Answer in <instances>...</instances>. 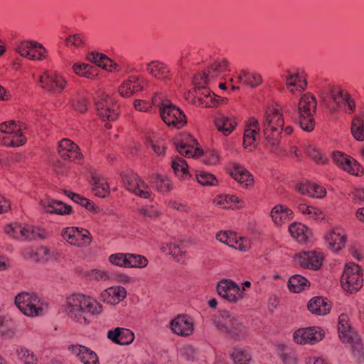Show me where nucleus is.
<instances>
[{"instance_id": "nucleus-1", "label": "nucleus", "mask_w": 364, "mask_h": 364, "mask_svg": "<svg viewBox=\"0 0 364 364\" xmlns=\"http://www.w3.org/2000/svg\"><path fill=\"white\" fill-rule=\"evenodd\" d=\"M69 317L80 324L90 322L89 317L102 313V306L95 298L82 294H74L67 299Z\"/></svg>"}, {"instance_id": "nucleus-2", "label": "nucleus", "mask_w": 364, "mask_h": 364, "mask_svg": "<svg viewBox=\"0 0 364 364\" xmlns=\"http://www.w3.org/2000/svg\"><path fill=\"white\" fill-rule=\"evenodd\" d=\"M213 323L217 329L227 337L240 340L247 334L242 318L235 314L223 310L213 316Z\"/></svg>"}, {"instance_id": "nucleus-3", "label": "nucleus", "mask_w": 364, "mask_h": 364, "mask_svg": "<svg viewBox=\"0 0 364 364\" xmlns=\"http://www.w3.org/2000/svg\"><path fill=\"white\" fill-rule=\"evenodd\" d=\"M284 120L282 112L275 107L266 109L262 119V134L267 143L272 147L280 144Z\"/></svg>"}, {"instance_id": "nucleus-4", "label": "nucleus", "mask_w": 364, "mask_h": 364, "mask_svg": "<svg viewBox=\"0 0 364 364\" xmlns=\"http://www.w3.org/2000/svg\"><path fill=\"white\" fill-rule=\"evenodd\" d=\"M338 332L343 343H350L354 358L360 362L364 357L363 346L360 338L350 323L347 314H342L338 317Z\"/></svg>"}, {"instance_id": "nucleus-5", "label": "nucleus", "mask_w": 364, "mask_h": 364, "mask_svg": "<svg viewBox=\"0 0 364 364\" xmlns=\"http://www.w3.org/2000/svg\"><path fill=\"white\" fill-rule=\"evenodd\" d=\"M153 103L159 105L160 116L167 125L179 129L186 124L183 112L169 100L162 99L161 95L156 94L153 97Z\"/></svg>"}, {"instance_id": "nucleus-6", "label": "nucleus", "mask_w": 364, "mask_h": 364, "mask_svg": "<svg viewBox=\"0 0 364 364\" xmlns=\"http://www.w3.org/2000/svg\"><path fill=\"white\" fill-rule=\"evenodd\" d=\"M328 94L330 100L323 98V102L332 114L338 109H343L348 114H351L355 110V102L350 95L344 92L338 86L330 85L328 87Z\"/></svg>"}, {"instance_id": "nucleus-7", "label": "nucleus", "mask_w": 364, "mask_h": 364, "mask_svg": "<svg viewBox=\"0 0 364 364\" xmlns=\"http://www.w3.org/2000/svg\"><path fill=\"white\" fill-rule=\"evenodd\" d=\"M317 102L314 95L306 93L301 97L298 104L299 122L300 127L308 132L315 127L314 114L316 111Z\"/></svg>"}, {"instance_id": "nucleus-8", "label": "nucleus", "mask_w": 364, "mask_h": 364, "mask_svg": "<svg viewBox=\"0 0 364 364\" xmlns=\"http://www.w3.org/2000/svg\"><path fill=\"white\" fill-rule=\"evenodd\" d=\"M27 129L26 124L14 120L0 124V132L6 134L2 137V144L6 146H19L23 145L26 138L23 132Z\"/></svg>"}, {"instance_id": "nucleus-9", "label": "nucleus", "mask_w": 364, "mask_h": 364, "mask_svg": "<svg viewBox=\"0 0 364 364\" xmlns=\"http://www.w3.org/2000/svg\"><path fill=\"white\" fill-rule=\"evenodd\" d=\"M15 304L23 314L28 316L43 314L46 307L36 294L27 292L18 294L15 298Z\"/></svg>"}, {"instance_id": "nucleus-10", "label": "nucleus", "mask_w": 364, "mask_h": 364, "mask_svg": "<svg viewBox=\"0 0 364 364\" xmlns=\"http://www.w3.org/2000/svg\"><path fill=\"white\" fill-rule=\"evenodd\" d=\"M5 232L10 237L21 241L43 239L46 236V232L43 229L18 223L7 225L5 227Z\"/></svg>"}, {"instance_id": "nucleus-11", "label": "nucleus", "mask_w": 364, "mask_h": 364, "mask_svg": "<svg viewBox=\"0 0 364 364\" xmlns=\"http://www.w3.org/2000/svg\"><path fill=\"white\" fill-rule=\"evenodd\" d=\"M341 283L345 291L350 294L358 291L363 284L360 266L353 262L347 263L341 277Z\"/></svg>"}, {"instance_id": "nucleus-12", "label": "nucleus", "mask_w": 364, "mask_h": 364, "mask_svg": "<svg viewBox=\"0 0 364 364\" xmlns=\"http://www.w3.org/2000/svg\"><path fill=\"white\" fill-rule=\"evenodd\" d=\"M14 49L21 56L32 60H42L46 57V48L34 41H22L16 43Z\"/></svg>"}, {"instance_id": "nucleus-13", "label": "nucleus", "mask_w": 364, "mask_h": 364, "mask_svg": "<svg viewBox=\"0 0 364 364\" xmlns=\"http://www.w3.org/2000/svg\"><path fill=\"white\" fill-rule=\"evenodd\" d=\"M60 235L68 243L77 247L87 246L92 240L91 234L87 230L74 226L63 228Z\"/></svg>"}, {"instance_id": "nucleus-14", "label": "nucleus", "mask_w": 364, "mask_h": 364, "mask_svg": "<svg viewBox=\"0 0 364 364\" xmlns=\"http://www.w3.org/2000/svg\"><path fill=\"white\" fill-rule=\"evenodd\" d=\"M96 109L98 115L103 120L112 121L118 116L119 106L114 103L111 97L105 94H100L95 102Z\"/></svg>"}, {"instance_id": "nucleus-15", "label": "nucleus", "mask_w": 364, "mask_h": 364, "mask_svg": "<svg viewBox=\"0 0 364 364\" xmlns=\"http://www.w3.org/2000/svg\"><path fill=\"white\" fill-rule=\"evenodd\" d=\"M123 183L129 191L140 198H149L151 196L149 186L135 173L124 175Z\"/></svg>"}, {"instance_id": "nucleus-16", "label": "nucleus", "mask_w": 364, "mask_h": 364, "mask_svg": "<svg viewBox=\"0 0 364 364\" xmlns=\"http://www.w3.org/2000/svg\"><path fill=\"white\" fill-rule=\"evenodd\" d=\"M323 336L324 333L319 327L313 326L296 330L293 334V339L297 344L314 345L321 341Z\"/></svg>"}, {"instance_id": "nucleus-17", "label": "nucleus", "mask_w": 364, "mask_h": 364, "mask_svg": "<svg viewBox=\"0 0 364 364\" xmlns=\"http://www.w3.org/2000/svg\"><path fill=\"white\" fill-rule=\"evenodd\" d=\"M239 286L230 279H222L217 285L218 294L230 302H236L243 297V291Z\"/></svg>"}, {"instance_id": "nucleus-18", "label": "nucleus", "mask_w": 364, "mask_h": 364, "mask_svg": "<svg viewBox=\"0 0 364 364\" xmlns=\"http://www.w3.org/2000/svg\"><path fill=\"white\" fill-rule=\"evenodd\" d=\"M40 82L43 89L53 92H60L67 84L63 76L53 71H46L44 75L41 77Z\"/></svg>"}, {"instance_id": "nucleus-19", "label": "nucleus", "mask_w": 364, "mask_h": 364, "mask_svg": "<svg viewBox=\"0 0 364 364\" xmlns=\"http://www.w3.org/2000/svg\"><path fill=\"white\" fill-rule=\"evenodd\" d=\"M332 157L338 166L350 174L358 176L359 172H363L361 166L348 155L338 151L333 152Z\"/></svg>"}, {"instance_id": "nucleus-20", "label": "nucleus", "mask_w": 364, "mask_h": 364, "mask_svg": "<svg viewBox=\"0 0 364 364\" xmlns=\"http://www.w3.org/2000/svg\"><path fill=\"white\" fill-rule=\"evenodd\" d=\"M323 258V255L321 252L308 251L296 255L295 262L304 269L316 270L321 266Z\"/></svg>"}, {"instance_id": "nucleus-21", "label": "nucleus", "mask_w": 364, "mask_h": 364, "mask_svg": "<svg viewBox=\"0 0 364 364\" xmlns=\"http://www.w3.org/2000/svg\"><path fill=\"white\" fill-rule=\"evenodd\" d=\"M260 128L259 121L252 117L245 125L243 135V146L245 149L252 151L256 146L257 139L259 135Z\"/></svg>"}, {"instance_id": "nucleus-22", "label": "nucleus", "mask_w": 364, "mask_h": 364, "mask_svg": "<svg viewBox=\"0 0 364 364\" xmlns=\"http://www.w3.org/2000/svg\"><path fill=\"white\" fill-rule=\"evenodd\" d=\"M170 326L174 333L181 336H188L194 330L193 319L186 315H179L174 318Z\"/></svg>"}, {"instance_id": "nucleus-23", "label": "nucleus", "mask_w": 364, "mask_h": 364, "mask_svg": "<svg viewBox=\"0 0 364 364\" xmlns=\"http://www.w3.org/2000/svg\"><path fill=\"white\" fill-rule=\"evenodd\" d=\"M58 151L65 160L76 161L82 157L79 146L69 139H63L59 141Z\"/></svg>"}, {"instance_id": "nucleus-24", "label": "nucleus", "mask_w": 364, "mask_h": 364, "mask_svg": "<svg viewBox=\"0 0 364 364\" xmlns=\"http://www.w3.org/2000/svg\"><path fill=\"white\" fill-rule=\"evenodd\" d=\"M127 296L125 288L121 286H114L107 288L101 293V299L109 304H117Z\"/></svg>"}, {"instance_id": "nucleus-25", "label": "nucleus", "mask_w": 364, "mask_h": 364, "mask_svg": "<svg viewBox=\"0 0 364 364\" xmlns=\"http://www.w3.org/2000/svg\"><path fill=\"white\" fill-rule=\"evenodd\" d=\"M107 338L119 345H129L133 342L134 335L132 331L125 328L117 327L107 332Z\"/></svg>"}, {"instance_id": "nucleus-26", "label": "nucleus", "mask_w": 364, "mask_h": 364, "mask_svg": "<svg viewBox=\"0 0 364 364\" xmlns=\"http://www.w3.org/2000/svg\"><path fill=\"white\" fill-rule=\"evenodd\" d=\"M70 350L84 364H99L97 354L85 346H72L70 347Z\"/></svg>"}, {"instance_id": "nucleus-27", "label": "nucleus", "mask_w": 364, "mask_h": 364, "mask_svg": "<svg viewBox=\"0 0 364 364\" xmlns=\"http://www.w3.org/2000/svg\"><path fill=\"white\" fill-rule=\"evenodd\" d=\"M285 81L287 89L294 95L305 90L307 85L306 80L299 73H291L289 71L287 72Z\"/></svg>"}, {"instance_id": "nucleus-28", "label": "nucleus", "mask_w": 364, "mask_h": 364, "mask_svg": "<svg viewBox=\"0 0 364 364\" xmlns=\"http://www.w3.org/2000/svg\"><path fill=\"white\" fill-rule=\"evenodd\" d=\"M296 190L301 194L321 198L326 195V190L321 186L305 181L296 184Z\"/></svg>"}, {"instance_id": "nucleus-29", "label": "nucleus", "mask_w": 364, "mask_h": 364, "mask_svg": "<svg viewBox=\"0 0 364 364\" xmlns=\"http://www.w3.org/2000/svg\"><path fill=\"white\" fill-rule=\"evenodd\" d=\"M146 70L151 76L164 81L171 79L168 68L162 62L153 60L146 64Z\"/></svg>"}, {"instance_id": "nucleus-30", "label": "nucleus", "mask_w": 364, "mask_h": 364, "mask_svg": "<svg viewBox=\"0 0 364 364\" xmlns=\"http://www.w3.org/2000/svg\"><path fill=\"white\" fill-rule=\"evenodd\" d=\"M230 174L235 181L245 188H247L253 183V178L251 173L240 164H233L230 169Z\"/></svg>"}, {"instance_id": "nucleus-31", "label": "nucleus", "mask_w": 364, "mask_h": 364, "mask_svg": "<svg viewBox=\"0 0 364 364\" xmlns=\"http://www.w3.org/2000/svg\"><path fill=\"white\" fill-rule=\"evenodd\" d=\"M215 124L219 132L225 136H228L235 130L237 122L232 116L220 114L215 117Z\"/></svg>"}, {"instance_id": "nucleus-32", "label": "nucleus", "mask_w": 364, "mask_h": 364, "mask_svg": "<svg viewBox=\"0 0 364 364\" xmlns=\"http://www.w3.org/2000/svg\"><path fill=\"white\" fill-rule=\"evenodd\" d=\"M143 89L139 77L131 76L125 80L119 88V94L124 97H129Z\"/></svg>"}, {"instance_id": "nucleus-33", "label": "nucleus", "mask_w": 364, "mask_h": 364, "mask_svg": "<svg viewBox=\"0 0 364 364\" xmlns=\"http://www.w3.org/2000/svg\"><path fill=\"white\" fill-rule=\"evenodd\" d=\"M293 211L283 205H275L271 211V217L277 226L289 221L293 218Z\"/></svg>"}, {"instance_id": "nucleus-34", "label": "nucleus", "mask_w": 364, "mask_h": 364, "mask_svg": "<svg viewBox=\"0 0 364 364\" xmlns=\"http://www.w3.org/2000/svg\"><path fill=\"white\" fill-rule=\"evenodd\" d=\"M289 232L299 243H306L311 235V230L301 223H293L289 226Z\"/></svg>"}, {"instance_id": "nucleus-35", "label": "nucleus", "mask_w": 364, "mask_h": 364, "mask_svg": "<svg viewBox=\"0 0 364 364\" xmlns=\"http://www.w3.org/2000/svg\"><path fill=\"white\" fill-rule=\"evenodd\" d=\"M326 240L333 250L338 251L344 247L346 237L342 229L335 228L331 230L326 235Z\"/></svg>"}, {"instance_id": "nucleus-36", "label": "nucleus", "mask_w": 364, "mask_h": 364, "mask_svg": "<svg viewBox=\"0 0 364 364\" xmlns=\"http://www.w3.org/2000/svg\"><path fill=\"white\" fill-rule=\"evenodd\" d=\"M237 80L240 83L244 84L252 88L259 86L262 82V77L260 74L256 72H250L247 70L240 71Z\"/></svg>"}, {"instance_id": "nucleus-37", "label": "nucleus", "mask_w": 364, "mask_h": 364, "mask_svg": "<svg viewBox=\"0 0 364 364\" xmlns=\"http://www.w3.org/2000/svg\"><path fill=\"white\" fill-rule=\"evenodd\" d=\"M308 309L314 314L326 315L330 311L331 306L327 299L317 296L309 301Z\"/></svg>"}, {"instance_id": "nucleus-38", "label": "nucleus", "mask_w": 364, "mask_h": 364, "mask_svg": "<svg viewBox=\"0 0 364 364\" xmlns=\"http://www.w3.org/2000/svg\"><path fill=\"white\" fill-rule=\"evenodd\" d=\"M228 61L225 60H223L221 62H215L213 64H212L207 70H205L200 78L205 83H207L208 81L213 78L216 76H218L221 73L225 71L228 69Z\"/></svg>"}, {"instance_id": "nucleus-39", "label": "nucleus", "mask_w": 364, "mask_h": 364, "mask_svg": "<svg viewBox=\"0 0 364 364\" xmlns=\"http://www.w3.org/2000/svg\"><path fill=\"white\" fill-rule=\"evenodd\" d=\"M72 69L76 75L87 79H92L98 75V69L87 63H75Z\"/></svg>"}, {"instance_id": "nucleus-40", "label": "nucleus", "mask_w": 364, "mask_h": 364, "mask_svg": "<svg viewBox=\"0 0 364 364\" xmlns=\"http://www.w3.org/2000/svg\"><path fill=\"white\" fill-rule=\"evenodd\" d=\"M45 210L50 213H56L58 215L70 214L72 211V207L65 205L61 201L55 200H48L44 205Z\"/></svg>"}, {"instance_id": "nucleus-41", "label": "nucleus", "mask_w": 364, "mask_h": 364, "mask_svg": "<svg viewBox=\"0 0 364 364\" xmlns=\"http://www.w3.org/2000/svg\"><path fill=\"white\" fill-rule=\"evenodd\" d=\"M216 237L218 240L231 247L239 248L242 251L246 250L247 247L242 245L241 241L237 240L235 234L232 232H220L217 234Z\"/></svg>"}, {"instance_id": "nucleus-42", "label": "nucleus", "mask_w": 364, "mask_h": 364, "mask_svg": "<svg viewBox=\"0 0 364 364\" xmlns=\"http://www.w3.org/2000/svg\"><path fill=\"white\" fill-rule=\"evenodd\" d=\"M151 184L161 193L170 191L172 188L170 181L166 176L153 173L150 176Z\"/></svg>"}, {"instance_id": "nucleus-43", "label": "nucleus", "mask_w": 364, "mask_h": 364, "mask_svg": "<svg viewBox=\"0 0 364 364\" xmlns=\"http://www.w3.org/2000/svg\"><path fill=\"white\" fill-rule=\"evenodd\" d=\"M93 191L96 196L104 198L109 193V188L105 179L98 174L92 175Z\"/></svg>"}, {"instance_id": "nucleus-44", "label": "nucleus", "mask_w": 364, "mask_h": 364, "mask_svg": "<svg viewBox=\"0 0 364 364\" xmlns=\"http://www.w3.org/2000/svg\"><path fill=\"white\" fill-rule=\"evenodd\" d=\"M309 282L304 277L296 274L291 276L289 279V289L294 293H299L309 287Z\"/></svg>"}, {"instance_id": "nucleus-45", "label": "nucleus", "mask_w": 364, "mask_h": 364, "mask_svg": "<svg viewBox=\"0 0 364 364\" xmlns=\"http://www.w3.org/2000/svg\"><path fill=\"white\" fill-rule=\"evenodd\" d=\"M351 133L356 140L364 141V117L355 116L353 119Z\"/></svg>"}, {"instance_id": "nucleus-46", "label": "nucleus", "mask_w": 364, "mask_h": 364, "mask_svg": "<svg viewBox=\"0 0 364 364\" xmlns=\"http://www.w3.org/2000/svg\"><path fill=\"white\" fill-rule=\"evenodd\" d=\"M217 203L223 208L228 209L241 208L243 203L235 196L226 195L224 196H220L217 199Z\"/></svg>"}, {"instance_id": "nucleus-47", "label": "nucleus", "mask_w": 364, "mask_h": 364, "mask_svg": "<svg viewBox=\"0 0 364 364\" xmlns=\"http://www.w3.org/2000/svg\"><path fill=\"white\" fill-rule=\"evenodd\" d=\"M65 193L76 203L81 205L89 210L97 213L99 208L95 206V204L90 201L88 199L81 196L79 194L74 193L68 191H65Z\"/></svg>"}, {"instance_id": "nucleus-48", "label": "nucleus", "mask_w": 364, "mask_h": 364, "mask_svg": "<svg viewBox=\"0 0 364 364\" xmlns=\"http://www.w3.org/2000/svg\"><path fill=\"white\" fill-rule=\"evenodd\" d=\"M168 253L179 263L185 262L186 247L183 244L167 243Z\"/></svg>"}, {"instance_id": "nucleus-49", "label": "nucleus", "mask_w": 364, "mask_h": 364, "mask_svg": "<svg viewBox=\"0 0 364 364\" xmlns=\"http://www.w3.org/2000/svg\"><path fill=\"white\" fill-rule=\"evenodd\" d=\"M148 264V259L140 255L127 253V268H143Z\"/></svg>"}, {"instance_id": "nucleus-50", "label": "nucleus", "mask_w": 364, "mask_h": 364, "mask_svg": "<svg viewBox=\"0 0 364 364\" xmlns=\"http://www.w3.org/2000/svg\"><path fill=\"white\" fill-rule=\"evenodd\" d=\"M172 168L174 173L183 179L188 175V164L181 158H176L172 161Z\"/></svg>"}, {"instance_id": "nucleus-51", "label": "nucleus", "mask_w": 364, "mask_h": 364, "mask_svg": "<svg viewBox=\"0 0 364 364\" xmlns=\"http://www.w3.org/2000/svg\"><path fill=\"white\" fill-rule=\"evenodd\" d=\"M232 358L235 364H248L251 360L249 352L242 349H235Z\"/></svg>"}, {"instance_id": "nucleus-52", "label": "nucleus", "mask_w": 364, "mask_h": 364, "mask_svg": "<svg viewBox=\"0 0 364 364\" xmlns=\"http://www.w3.org/2000/svg\"><path fill=\"white\" fill-rule=\"evenodd\" d=\"M176 150L178 153L184 156L191 157L195 156L198 151L194 150L192 146L187 145L186 143H183L180 139H176L174 141Z\"/></svg>"}, {"instance_id": "nucleus-53", "label": "nucleus", "mask_w": 364, "mask_h": 364, "mask_svg": "<svg viewBox=\"0 0 364 364\" xmlns=\"http://www.w3.org/2000/svg\"><path fill=\"white\" fill-rule=\"evenodd\" d=\"M298 210L302 214L307 215L312 219L320 220L323 218V217H320V215L322 214V212L314 207L309 206L304 203H300L298 205Z\"/></svg>"}, {"instance_id": "nucleus-54", "label": "nucleus", "mask_w": 364, "mask_h": 364, "mask_svg": "<svg viewBox=\"0 0 364 364\" xmlns=\"http://www.w3.org/2000/svg\"><path fill=\"white\" fill-rule=\"evenodd\" d=\"M53 257V252L50 249L46 247H41L32 255L31 258L36 261H48Z\"/></svg>"}, {"instance_id": "nucleus-55", "label": "nucleus", "mask_w": 364, "mask_h": 364, "mask_svg": "<svg viewBox=\"0 0 364 364\" xmlns=\"http://www.w3.org/2000/svg\"><path fill=\"white\" fill-rule=\"evenodd\" d=\"M196 178L198 182L203 186H216L218 184L215 176L207 172L200 171L198 173Z\"/></svg>"}, {"instance_id": "nucleus-56", "label": "nucleus", "mask_w": 364, "mask_h": 364, "mask_svg": "<svg viewBox=\"0 0 364 364\" xmlns=\"http://www.w3.org/2000/svg\"><path fill=\"white\" fill-rule=\"evenodd\" d=\"M15 333V328L11 322L4 321L0 318V337L11 338Z\"/></svg>"}, {"instance_id": "nucleus-57", "label": "nucleus", "mask_w": 364, "mask_h": 364, "mask_svg": "<svg viewBox=\"0 0 364 364\" xmlns=\"http://www.w3.org/2000/svg\"><path fill=\"white\" fill-rule=\"evenodd\" d=\"M156 134L152 133L146 136V144L151 147L157 155H161L164 152V147L156 139Z\"/></svg>"}, {"instance_id": "nucleus-58", "label": "nucleus", "mask_w": 364, "mask_h": 364, "mask_svg": "<svg viewBox=\"0 0 364 364\" xmlns=\"http://www.w3.org/2000/svg\"><path fill=\"white\" fill-rule=\"evenodd\" d=\"M109 261L119 267L127 268V253H116L109 257Z\"/></svg>"}, {"instance_id": "nucleus-59", "label": "nucleus", "mask_w": 364, "mask_h": 364, "mask_svg": "<svg viewBox=\"0 0 364 364\" xmlns=\"http://www.w3.org/2000/svg\"><path fill=\"white\" fill-rule=\"evenodd\" d=\"M85 37L81 33H75L68 36L65 39V44L67 46H74L80 48L83 45Z\"/></svg>"}, {"instance_id": "nucleus-60", "label": "nucleus", "mask_w": 364, "mask_h": 364, "mask_svg": "<svg viewBox=\"0 0 364 364\" xmlns=\"http://www.w3.org/2000/svg\"><path fill=\"white\" fill-rule=\"evenodd\" d=\"M106 58V55L98 52H91L87 55V60L88 61L96 64L99 67L103 66Z\"/></svg>"}, {"instance_id": "nucleus-61", "label": "nucleus", "mask_w": 364, "mask_h": 364, "mask_svg": "<svg viewBox=\"0 0 364 364\" xmlns=\"http://www.w3.org/2000/svg\"><path fill=\"white\" fill-rule=\"evenodd\" d=\"M202 160L207 165H215L219 161V156L215 151H207L202 155Z\"/></svg>"}, {"instance_id": "nucleus-62", "label": "nucleus", "mask_w": 364, "mask_h": 364, "mask_svg": "<svg viewBox=\"0 0 364 364\" xmlns=\"http://www.w3.org/2000/svg\"><path fill=\"white\" fill-rule=\"evenodd\" d=\"M152 106H158L159 105H155L153 103V100L151 102L141 100H136L134 102V107L136 109L140 111V112H151L152 109Z\"/></svg>"}, {"instance_id": "nucleus-63", "label": "nucleus", "mask_w": 364, "mask_h": 364, "mask_svg": "<svg viewBox=\"0 0 364 364\" xmlns=\"http://www.w3.org/2000/svg\"><path fill=\"white\" fill-rule=\"evenodd\" d=\"M73 107L79 112H85L87 109V99L83 96L78 97L76 100L73 101Z\"/></svg>"}, {"instance_id": "nucleus-64", "label": "nucleus", "mask_w": 364, "mask_h": 364, "mask_svg": "<svg viewBox=\"0 0 364 364\" xmlns=\"http://www.w3.org/2000/svg\"><path fill=\"white\" fill-rule=\"evenodd\" d=\"M102 68L107 69L109 72L115 73L119 72L122 70V66L121 65L109 58L107 56Z\"/></svg>"}]
</instances>
